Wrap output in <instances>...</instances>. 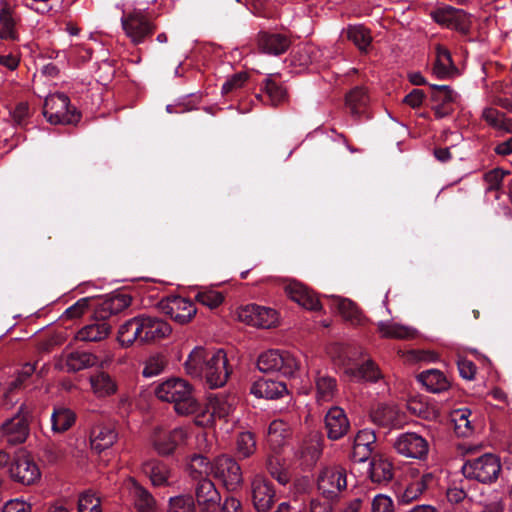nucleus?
I'll return each instance as SVG.
<instances>
[{
    "label": "nucleus",
    "mask_w": 512,
    "mask_h": 512,
    "mask_svg": "<svg viewBox=\"0 0 512 512\" xmlns=\"http://www.w3.org/2000/svg\"><path fill=\"white\" fill-rule=\"evenodd\" d=\"M154 394L162 402L171 403L179 415H190L200 411L193 386L182 378H170L154 388Z\"/></svg>",
    "instance_id": "f257e3e1"
},
{
    "label": "nucleus",
    "mask_w": 512,
    "mask_h": 512,
    "mask_svg": "<svg viewBox=\"0 0 512 512\" xmlns=\"http://www.w3.org/2000/svg\"><path fill=\"white\" fill-rule=\"evenodd\" d=\"M121 26L133 45L144 43L156 31V25L149 14L141 9L123 12Z\"/></svg>",
    "instance_id": "f03ea898"
},
{
    "label": "nucleus",
    "mask_w": 512,
    "mask_h": 512,
    "mask_svg": "<svg viewBox=\"0 0 512 512\" xmlns=\"http://www.w3.org/2000/svg\"><path fill=\"white\" fill-rule=\"evenodd\" d=\"M501 468L499 457L492 453H486L480 457L467 460L462 467V472L468 479L490 484L498 479Z\"/></svg>",
    "instance_id": "7ed1b4c3"
},
{
    "label": "nucleus",
    "mask_w": 512,
    "mask_h": 512,
    "mask_svg": "<svg viewBox=\"0 0 512 512\" xmlns=\"http://www.w3.org/2000/svg\"><path fill=\"white\" fill-rule=\"evenodd\" d=\"M190 433L186 427H175L171 430L157 427L153 430L150 441L153 449L160 456H170L177 449L186 446Z\"/></svg>",
    "instance_id": "20e7f679"
},
{
    "label": "nucleus",
    "mask_w": 512,
    "mask_h": 512,
    "mask_svg": "<svg viewBox=\"0 0 512 512\" xmlns=\"http://www.w3.org/2000/svg\"><path fill=\"white\" fill-rule=\"evenodd\" d=\"M43 114L54 125L72 124L80 119L79 113L70 108V99L64 93H55L46 97Z\"/></svg>",
    "instance_id": "39448f33"
},
{
    "label": "nucleus",
    "mask_w": 512,
    "mask_h": 512,
    "mask_svg": "<svg viewBox=\"0 0 512 512\" xmlns=\"http://www.w3.org/2000/svg\"><path fill=\"white\" fill-rule=\"evenodd\" d=\"M237 404V398L231 394L219 393L208 398L205 411L198 414L195 423L199 426H211L215 419L228 417Z\"/></svg>",
    "instance_id": "423d86ee"
},
{
    "label": "nucleus",
    "mask_w": 512,
    "mask_h": 512,
    "mask_svg": "<svg viewBox=\"0 0 512 512\" xmlns=\"http://www.w3.org/2000/svg\"><path fill=\"white\" fill-rule=\"evenodd\" d=\"M257 366L265 373L280 372L284 376H293L299 369V362L289 352L268 350L258 357Z\"/></svg>",
    "instance_id": "0eeeda50"
},
{
    "label": "nucleus",
    "mask_w": 512,
    "mask_h": 512,
    "mask_svg": "<svg viewBox=\"0 0 512 512\" xmlns=\"http://www.w3.org/2000/svg\"><path fill=\"white\" fill-rule=\"evenodd\" d=\"M17 9L18 0H0V41H20L22 17Z\"/></svg>",
    "instance_id": "6e6552de"
},
{
    "label": "nucleus",
    "mask_w": 512,
    "mask_h": 512,
    "mask_svg": "<svg viewBox=\"0 0 512 512\" xmlns=\"http://www.w3.org/2000/svg\"><path fill=\"white\" fill-rule=\"evenodd\" d=\"M31 409L22 404L16 415L6 420L0 427L1 436L10 444L23 443L29 435Z\"/></svg>",
    "instance_id": "1a4fd4ad"
},
{
    "label": "nucleus",
    "mask_w": 512,
    "mask_h": 512,
    "mask_svg": "<svg viewBox=\"0 0 512 512\" xmlns=\"http://www.w3.org/2000/svg\"><path fill=\"white\" fill-rule=\"evenodd\" d=\"M212 476L220 480L228 490H236L243 482L240 465L229 455H219L213 460Z\"/></svg>",
    "instance_id": "9d476101"
},
{
    "label": "nucleus",
    "mask_w": 512,
    "mask_h": 512,
    "mask_svg": "<svg viewBox=\"0 0 512 512\" xmlns=\"http://www.w3.org/2000/svg\"><path fill=\"white\" fill-rule=\"evenodd\" d=\"M396 452L406 458L423 460L429 452V443L421 435L413 432L400 434L393 444Z\"/></svg>",
    "instance_id": "9b49d317"
},
{
    "label": "nucleus",
    "mask_w": 512,
    "mask_h": 512,
    "mask_svg": "<svg viewBox=\"0 0 512 512\" xmlns=\"http://www.w3.org/2000/svg\"><path fill=\"white\" fill-rule=\"evenodd\" d=\"M238 319L254 327L271 328L278 322V313L269 307L249 304L239 309Z\"/></svg>",
    "instance_id": "f8f14e48"
},
{
    "label": "nucleus",
    "mask_w": 512,
    "mask_h": 512,
    "mask_svg": "<svg viewBox=\"0 0 512 512\" xmlns=\"http://www.w3.org/2000/svg\"><path fill=\"white\" fill-rule=\"evenodd\" d=\"M9 471L12 479L23 485H32L41 477L38 465L26 452H20L15 456Z\"/></svg>",
    "instance_id": "ddd939ff"
},
{
    "label": "nucleus",
    "mask_w": 512,
    "mask_h": 512,
    "mask_svg": "<svg viewBox=\"0 0 512 512\" xmlns=\"http://www.w3.org/2000/svg\"><path fill=\"white\" fill-rule=\"evenodd\" d=\"M205 380L210 388L222 387L226 384L231 369L228 366L227 355L222 349H217L208 357Z\"/></svg>",
    "instance_id": "4468645a"
},
{
    "label": "nucleus",
    "mask_w": 512,
    "mask_h": 512,
    "mask_svg": "<svg viewBox=\"0 0 512 512\" xmlns=\"http://www.w3.org/2000/svg\"><path fill=\"white\" fill-rule=\"evenodd\" d=\"M160 309L175 322L186 324L195 316V304L181 296H170L160 302Z\"/></svg>",
    "instance_id": "2eb2a0df"
},
{
    "label": "nucleus",
    "mask_w": 512,
    "mask_h": 512,
    "mask_svg": "<svg viewBox=\"0 0 512 512\" xmlns=\"http://www.w3.org/2000/svg\"><path fill=\"white\" fill-rule=\"evenodd\" d=\"M318 489L328 497L336 496L347 486V472L341 466L324 468L318 476Z\"/></svg>",
    "instance_id": "dca6fc26"
},
{
    "label": "nucleus",
    "mask_w": 512,
    "mask_h": 512,
    "mask_svg": "<svg viewBox=\"0 0 512 512\" xmlns=\"http://www.w3.org/2000/svg\"><path fill=\"white\" fill-rule=\"evenodd\" d=\"M433 19L446 28L467 34L471 27L469 15L461 9L452 6L438 8L432 13Z\"/></svg>",
    "instance_id": "f3484780"
},
{
    "label": "nucleus",
    "mask_w": 512,
    "mask_h": 512,
    "mask_svg": "<svg viewBox=\"0 0 512 512\" xmlns=\"http://www.w3.org/2000/svg\"><path fill=\"white\" fill-rule=\"evenodd\" d=\"M252 503L257 512H268L275 502V490L262 475H255L251 480Z\"/></svg>",
    "instance_id": "a211bd4d"
},
{
    "label": "nucleus",
    "mask_w": 512,
    "mask_h": 512,
    "mask_svg": "<svg viewBox=\"0 0 512 512\" xmlns=\"http://www.w3.org/2000/svg\"><path fill=\"white\" fill-rule=\"evenodd\" d=\"M433 110L437 118H443L454 111L459 95L446 85H431Z\"/></svg>",
    "instance_id": "6ab92c4d"
},
{
    "label": "nucleus",
    "mask_w": 512,
    "mask_h": 512,
    "mask_svg": "<svg viewBox=\"0 0 512 512\" xmlns=\"http://www.w3.org/2000/svg\"><path fill=\"white\" fill-rule=\"evenodd\" d=\"M285 291L291 300L307 310L316 311L322 307L316 294L298 281H289L285 286Z\"/></svg>",
    "instance_id": "aec40b11"
},
{
    "label": "nucleus",
    "mask_w": 512,
    "mask_h": 512,
    "mask_svg": "<svg viewBox=\"0 0 512 512\" xmlns=\"http://www.w3.org/2000/svg\"><path fill=\"white\" fill-rule=\"evenodd\" d=\"M370 417L376 425L382 427H400L405 422L404 415L392 404H378L371 410Z\"/></svg>",
    "instance_id": "412c9836"
},
{
    "label": "nucleus",
    "mask_w": 512,
    "mask_h": 512,
    "mask_svg": "<svg viewBox=\"0 0 512 512\" xmlns=\"http://www.w3.org/2000/svg\"><path fill=\"white\" fill-rule=\"evenodd\" d=\"M117 340L123 347H129L135 342L144 343V327L142 315L133 317L119 326Z\"/></svg>",
    "instance_id": "4be33fe9"
},
{
    "label": "nucleus",
    "mask_w": 512,
    "mask_h": 512,
    "mask_svg": "<svg viewBox=\"0 0 512 512\" xmlns=\"http://www.w3.org/2000/svg\"><path fill=\"white\" fill-rule=\"evenodd\" d=\"M349 420L344 410L338 406L332 407L325 416V428L328 438L338 440L348 432Z\"/></svg>",
    "instance_id": "5701e85b"
},
{
    "label": "nucleus",
    "mask_w": 512,
    "mask_h": 512,
    "mask_svg": "<svg viewBox=\"0 0 512 512\" xmlns=\"http://www.w3.org/2000/svg\"><path fill=\"white\" fill-rule=\"evenodd\" d=\"M257 44L262 53L277 56L288 50L291 41L283 34L260 32L257 37Z\"/></svg>",
    "instance_id": "b1692460"
},
{
    "label": "nucleus",
    "mask_w": 512,
    "mask_h": 512,
    "mask_svg": "<svg viewBox=\"0 0 512 512\" xmlns=\"http://www.w3.org/2000/svg\"><path fill=\"white\" fill-rule=\"evenodd\" d=\"M111 331L112 327L105 319H96L79 329L74 338L81 342H101Z\"/></svg>",
    "instance_id": "393cba45"
},
{
    "label": "nucleus",
    "mask_w": 512,
    "mask_h": 512,
    "mask_svg": "<svg viewBox=\"0 0 512 512\" xmlns=\"http://www.w3.org/2000/svg\"><path fill=\"white\" fill-rule=\"evenodd\" d=\"M142 323L144 327V343H153L168 337L171 332V326L163 319L142 314Z\"/></svg>",
    "instance_id": "a878e982"
},
{
    "label": "nucleus",
    "mask_w": 512,
    "mask_h": 512,
    "mask_svg": "<svg viewBox=\"0 0 512 512\" xmlns=\"http://www.w3.org/2000/svg\"><path fill=\"white\" fill-rule=\"evenodd\" d=\"M331 308L335 309L341 317L350 322L352 325H361L363 316L357 305L347 298L340 296H326L325 297Z\"/></svg>",
    "instance_id": "bb28decb"
},
{
    "label": "nucleus",
    "mask_w": 512,
    "mask_h": 512,
    "mask_svg": "<svg viewBox=\"0 0 512 512\" xmlns=\"http://www.w3.org/2000/svg\"><path fill=\"white\" fill-rule=\"evenodd\" d=\"M436 484V476L432 472L424 473L420 478L409 483L398 496L401 504H409L418 499L427 489Z\"/></svg>",
    "instance_id": "cd10ccee"
},
{
    "label": "nucleus",
    "mask_w": 512,
    "mask_h": 512,
    "mask_svg": "<svg viewBox=\"0 0 512 512\" xmlns=\"http://www.w3.org/2000/svg\"><path fill=\"white\" fill-rule=\"evenodd\" d=\"M376 436L372 430H360L354 438L352 459L355 462H364L371 456Z\"/></svg>",
    "instance_id": "c85d7f7f"
},
{
    "label": "nucleus",
    "mask_w": 512,
    "mask_h": 512,
    "mask_svg": "<svg viewBox=\"0 0 512 512\" xmlns=\"http://www.w3.org/2000/svg\"><path fill=\"white\" fill-rule=\"evenodd\" d=\"M212 352L214 350L205 349L201 346L195 347L184 363L186 373L192 377H205L208 357L211 356Z\"/></svg>",
    "instance_id": "c756f323"
},
{
    "label": "nucleus",
    "mask_w": 512,
    "mask_h": 512,
    "mask_svg": "<svg viewBox=\"0 0 512 512\" xmlns=\"http://www.w3.org/2000/svg\"><path fill=\"white\" fill-rule=\"evenodd\" d=\"M92 393L97 398H107L114 395L118 385L114 377L104 371H98L89 377Z\"/></svg>",
    "instance_id": "7c9ffc66"
},
{
    "label": "nucleus",
    "mask_w": 512,
    "mask_h": 512,
    "mask_svg": "<svg viewBox=\"0 0 512 512\" xmlns=\"http://www.w3.org/2000/svg\"><path fill=\"white\" fill-rule=\"evenodd\" d=\"M63 368L67 372H78L80 370L94 367L98 364V356L91 352L74 351L62 357Z\"/></svg>",
    "instance_id": "2f4dec72"
},
{
    "label": "nucleus",
    "mask_w": 512,
    "mask_h": 512,
    "mask_svg": "<svg viewBox=\"0 0 512 512\" xmlns=\"http://www.w3.org/2000/svg\"><path fill=\"white\" fill-rule=\"evenodd\" d=\"M127 487L138 512H153L155 510L156 501L154 497L135 479L130 478L127 481Z\"/></svg>",
    "instance_id": "473e14b6"
},
{
    "label": "nucleus",
    "mask_w": 512,
    "mask_h": 512,
    "mask_svg": "<svg viewBox=\"0 0 512 512\" xmlns=\"http://www.w3.org/2000/svg\"><path fill=\"white\" fill-rule=\"evenodd\" d=\"M144 472L149 476L155 487L170 486L172 481L171 467L159 460H152L144 464Z\"/></svg>",
    "instance_id": "72a5a7b5"
},
{
    "label": "nucleus",
    "mask_w": 512,
    "mask_h": 512,
    "mask_svg": "<svg viewBox=\"0 0 512 512\" xmlns=\"http://www.w3.org/2000/svg\"><path fill=\"white\" fill-rule=\"evenodd\" d=\"M250 392L258 398L276 399L287 393V387L283 382L261 378L252 384Z\"/></svg>",
    "instance_id": "f704fd0d"
},
{
    "label": "nucleus",
    "mask_w": 512,
    "mask_h": 512,
    "mask_svg": "<svg viewBox=\"0 0 512 512\" xmlns=\"http://www.w3.org/2000/svg\"><path fill=\"white\" fill-rule=\"evenodd\" d=\"M117 432L113 425H97L91 432L92 449L101 452L110 448L117 440Z\"/></svg>",
    "instance_id": "c9c22d12"
},
{
    "label": "nucleus",
    "mask_w": 512,
    "mask_h": 512,
    "mask_svg": "<svg viewBox=\"0 0 512 512\" xmlns=\"http://www.w3.org/2000/svg\"><path fill=\"white\" fill-rule=\"evenodd\" d=\"M436 59L433 66V73L437 78L445 79L450 77L455 71L450 51L441 44L435 46Z\"/></svg>",
    "instance_id": "e433bc0d"
},
{
    "label": "nucleus",
    "mask_w": 512,
    "mask_h": 512,
    "mask_svg": "<svg viewBox=\"0 0 512 512\" xmlns=\"http://www.w3.org/2000/svg\"><path fill=\"white\" fill-rule=\"evenodd\" d=\"M315 388L316 401L319 404L333 401L338 393L336 379L326 374L318 373Z\"/></svg>",
    "instance_id": "4c0bfd02"
},
{
    "label": "nucleus",
    "mask_w": 512,
    "mask_h": 512,
    "mask_svg": "<svg viewBox=\"0 0 512 512\" xmlns=\"http://www.w3.org/2000/svg\"><path fill=\"white\" fill-rule=\"evenodd\" d=\"M417 380L432 393L443 392L450 386V382L444 373L437 369H430L421 372L418 374Z\"/></svg>",
    "instance_id": "58836bf2"
},
{
    "label": "nucleus",
    "mask_w": 512,
    "mask_h": 512,
    "mask_svg": "<svg viewBox=\"0 0 512 512\" xmlns=\"http://www.w3.org/2000/svg\"><path fill=\"white\" fill-rule=\"evenodd\" d=\"M213 462H210L207 457L199 454H194L186 465V472L190 478L195 481L207 479L212 475Z\"/></svg>",
    "instance_id": "ea45409f"
},
{
    "label": "nucleus",
    "mask_w": 512,
    "mask_h": 512,
    "mask_svg": "<svg viewBox=\"0 0 512 512\" xmlns=\"http://www.w3.org/2000/svg\"><path fill=\"white\" fill-rule=\"evenodd\" d=\"M345 373L355 381L376 382L382 378V374L378 366L372 360H366L358 367L347 368Z\"/></svg>",
    "instance_id": "a19ab883"
},
{
    "label": "nucleus",
    "mask_w": 512,
    "mask_h": 512,
    "mask_svg": "<svg viewBox=\"0 0 512 512\" xmlns=\"http://www.w3.org/2000/svg\"><path fill=\"white\" fill-rule=\"evenodd\" d=\"M394 475L393 464L381 456L374 457L370 465V478L376 483H387Z\"/></svg>",
    "instance_id": "79ce46f5"
},
{
    "label": "nucleus",
    "mask_w": 512,
    "mask_h": 512,
    "mask_svg": "<svg viewBox=\"0 0 512 512\" xmlns=\"http://www.w3.org/2000/svg\"><path fill=\"white\" fill-rule=\"evenodd\" d=\"M378 331L384 338H395V339H411L416 335V330L394 322L378 323Z\"/></svg>",
    "instance_id": "37998d69"
},
{
    "label": "nucleus",
    "mask_w": 512,
    "mask_h": 512,
    "mask_svg": "<svg viewBox=\"0 0 512 512\" xmlns=\"http://www.w3.org/2000/svg\"><path fill=\"white\" fill-rule=\"evenodd\" d=\"M290 435L289 426L282 420H274L268 427L267 441L273 450L284 446Z\"/></svg>",
    "instance_id": "c03bdc74"
},
{
    "label": "nucleus",
    "mask_w": 512,
    "mask_h": 512,
    "mask_svg": "<svg viewBox=\"0 0 512 512\" xmlns=\"http://www.w3.org/2000/svg\"><path fill=\"white\" fill-rule=\"evenodd\" d=\"M483 119L495 130L502 133H512V118L495 108H486L482 113Z\"/></svg>",
    "instance_id": "a18cd8bd"
},
{
    "label": "nucleus",
    "mask_w": 512,
    "mask_h": 512,
    "mask_svg": "<svg viewBox=\"0 0 512 512\" xmlns=\"http://www.w3.org/2000/svg\"><path fill=\"white\" fill-rule=\"evenodd\" d=\"M76 419L75 413L66 407H56L51 415L52 430L62 433L71 428Z\"/></svg>",
    "instance_id": "49530a36"
},
{
    "label": "nucleus",
    "mask_w": 512,
    "mask_h": 512,
    "mask_svg": "<svg viewBox=\"0 0 512 512\" xmlns=\"http://www.w3.org/2000/svg\"><path fill=\"white\" fill-rule=\"evenodd\" d=\"M194 299L209 309H215L223 303L224 295L212 287L202 286L195 289Z\"/></svg>",
    "instance_id": "de8ad7c7"
},
{
    "label": "nucleus",
    "mask_w": 512,
    "mask_h": 512,
    "mask_svg": "<svg viewBox=\"0 0 512 512\" xmlns=\"http://www.w3.org/2000/svg\"><path fill=\"white\" fill-rule=\"evenodd\" d=\"M264 91L273 106H276L287 99V90L279 81L276 80L275 74H270L266 77L264 81Z\"/></svg>",
    "instance_id": "09e8293b"
},
{
    "label": "nucleus",
    "mask_w": 512,
    "mask_h": 512,
    "mask_svg": "<svg viewBox=\"0 0 512 512\" xmlns=\"http://www.w3.org/2000/svg\"><path fill=\"white\" fill-rule=\"evenodd\" d=\"M407 407L412 414L426 420H434L439 416L438 409L421 398L410 399Z\"/></svg>",
    "instance_id": "8fccbe9b"
},
{
    "label": "nucleus",
    "mask_w": 512,
    "mask_h": 512,
    "mask_svg": "<svg viewBox=\"0 0 512 512\" xmlns=\"http://www.w3.org/2000/svg\"><path fill=\"white\" fill-rule=\"evenodd\" d=\"M369 103V96L363 87H355L346 95V105L352 114H360Z\"/></svg>",
    "instance_id": "3c124183"
},
{
    "label": "nucleus",
    "mask_w": 512,
    "mask_h": 512,
    "mask_svg": "<svg viewBox=\"0 0 512 512\" xmlns=\"http://www.w3.org/2000/svg\"><path fill=\"white\" fill-rule=\"evenodd\" d=\"M347 38L352 41L360 51H367L372 42L369 29L363 25H351L346 31Z\"/></svg>",
    "instance_id": "603ef678"
},
{
    "label": "nucleus",
    "mask_w": 512,
    "mask_h": 512,
    "mask_svg": "<svg viewBox=\"0 0 512 512\" xmlns=\"http://www.w3.org/2000/svg\"><path fill=\"white\" fill-rule=\"evenodd\" d=\"M256 439L252 432L245 431L237 435L236 455L239 459L251 457L256 451Z\"/></svg>",
    "instance_id": "864d4df0"
},
{
    "label": "nucleus",
    "mask_w": 512,
    "mask_h": 512,
    "mask_svg": "<svg viewBox=\"0 0 512 512\" xmlns=\"http://www.w3.org/2000/svg\"><path fill=\"white\" fill-rule=\"evenodd\" d=\"M509 174L508 171H505L502 168H493L483 174V181L485 183V192H498L503 185L504 178ZM496 199L500 198L499 193L495 196Z\"/></svg>",
    "instance_id": "5fc2aeb1"
},
{
    "label": "nucleus",
    "mask_w": 512,
    "mask_h": 512,
    "mask_svg": "<svg viewBox=\"0 0 512 512\" xmlns=\"http://www.w3.org/2000/svg\"><path fill=\"white\" fill-rule=\"evenodd\" d=\"M196 498L199 504L215 503L219 499V493L209 478L198 481Z\"/></svg>",
    "instance_id": "6e6d98bb"
},
{
    "label": "nucleus",
    "mask_w": 512,
    "mask_h": 512,
    "mask_svg": "<svg viewBox=\"0 0 512 512\" xmlns=\"http://www.w3.org/2000/svg\"><path fill=\"white\" fill-rule=\"evenodd\" d=\"M318 54L317 49L312 45L299 47L292 56V62L299 67H307L310 65Z\"/></svg>",
    "instance_id": "4d7b16f0"
},
{
    "label": "nucleus",
    "mask_w": 512,
    "mask_h": 512,
    "mask_svg": "<svg viewBox=\"0 0 512 512\" xmlns=\"http://www.w3.org/2000/svg\"><path fill=\"white\" fill-rule=\"evenodd\" d=\"M267 469L271 476L280 484L285 485L289 482L290 476L288 471L282 466L278 456H269L267 459Z\"/></svg>",
    "instance_id": "13d9d810"
},
{
    "label": "nucleus",
    "mask_w": 512,
    "mask_h": 512,
    "mask_svg": "<svg viewBox=\"0 0 512 512\" xmlns=\"http://www.w3.org/2000/svg\"><path fill=\"white\" fill-rule=\"evenodd\" d=\"M168 512H195L193 497L182 495L170 498Z\"/></svg>",
    "instance_id": "bf43d9fd"
},
{
    "label": "nucleus",
    "mask_w": 512,
    "mask_h": 512,
    "mask_svg": "<svg viewBox=\"0 0 512 512\" xmlns=\"http://www.w3.org/2000/svg\"><path fill=\"white\" fill-rule=\"evenodd\" d=\"M166 366V360L161 355L151 356L145 363L143 375L153 377L159 375Z\"/></svg>",
    "instance_id": "052dcab7"
},
{
    "label": "nucleus",
    "mask_w": 512,
    "mask_h": 512,
    "mask_svg": "<svg viewBox=\"0 0 512 512\" xmlns=\"http://www.w3.org/2000/svg\"><path fill=\"white\" fill-rule=\"evenodd\" d=\"M470 415L471 411L469 409H458L453 413L455 428L458 430V433L463 436L467 435V433L471 431L469 421Z\"/></svg>",
    "instance_id": "680f3d73"
},
{
    "label": "nucleus",
    "mask_w": 512,
    "mask_h": 512,
    "mask_svg": "<svg viewBox=\"0 0 512 512\" xmlns=\"http://www.w3.org/2000/svg\"><path fill=\"white\" fill-rule=\"evenodd\" d=\"M79 512H101L100 500L93 493H83L78 500Z\"/></svg>",
    "instance_id": "e2e57ef3"
},
{
    "label": "nucleus",
    "mask_w": 512,
    "mask_h": 512,
    "mask_svg": "<svg viewBox=\"0 0 512 512\" xmlns=\"http://www.w3.org/2000/svg\"><path fill=\"white\" fill-rule=\"evenodd\" d=\"M371 512H395L394 502L389 496L378 494L372 500Z\"/></svg>",
    "instance_id": "0e129e2a"
},
{
    "label": "nucleus",
    "mask_w": 512,
    "mask_h": 512,
    "mask_svg": "<svg viewBox=\"0 0 512 512\" xmlns=\"http://www.w3.org/2000/svg\"><path fill=\"white\" fill-rule=\"evenodd\" d=\"M90 301L91 299L88 297L79 299L76 303L66 309L64 315L69 319L81 317L88 311Z\"/></svg>",
    "instance_id": "69168bd1"
},
{
    "label": "nucleus",
    "mask_w": 512,
    "mask_h": 512,
    "mask_svg": "<svg viewBox=\"0 0 512 512\" xmlns=\"http://www.w3.org/2000/svg\"><path fill=\"white\" fill-rule=\"evenodd\" d=\"M248 79V75L244 72H240L234 74L231 78L227 79V81L222 86V93L228 94L234 90L241 88Z\"/></svg>",
    "instance_id": "338daca9"
},
{
    "label": "nucleus",
    "mask_w": 512,
    "mask_h": 512,
    "mask_svg": "<svg viewBox=\"0 0 512 512\" xmlns=\"http://www.w3.org/2000/svg\"><path fill=\"white\" fill-rule=\"evenodd\" d=\"M11 118L17 125H24L30 116L29 106L26 102L18 103L15 108L10 112Z\"/></svg>",
    "instance_id": "774afa93"
}]
</instances>
